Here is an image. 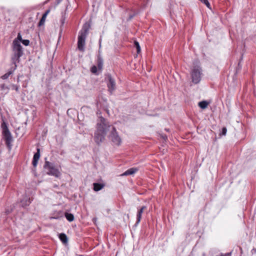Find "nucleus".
I'll list each match as a JSON object with an SVG mask.
<instances>
[{
    "mask_svg": "<svg viewBox=\"0 0 256 256\" xmlns=\"http://www.w3.org/2000/svg\"><path fill=\"white\" fill-rule=\"evenodd\" d=\"M65 216H66V220L69 222H72L74 220V215L70 213L66 212Z\"/></svg>",
    "mask_w": 256,
    "mask_h": 256,
    "instance_id": "15",
    "label": "nucleus"
},
{
    "mask_svg": "<svg viewBox=\"0 0 256 256\" xmlns=\"http://www.w3.org/2000/svg\"><path fill=\"white\" fill-rule=\"evenodd\" d=\"M14 40H18V41L20 42H22V40H23L22 39V36H20V34H18V35L17 38L16 39H15Z\"/></svg>",
    "mask_w": 256,
    "mask_h": 256,
    "instance_id": "25",
    "label": "nucleus"
},
{
    "mask_svg": "<svg viewBox=\"0 0 256 256\" xmlns=\"http://www.w3.org/2000/svg\"><path fill=\"white\" fill-rule=\"evenodd\" d=\"M22 42L26 46L29 45L30 40H22Z\"/></svg>",
    "mask_w": 256,
    "mask_h": 256,
    "instance_id": "24",
    "label": "nucleus"
},
{
    "mask_svg": "<svg viewBox=\"0 0 256 256\" xmlns=\"http://www.w3.org/2000/svg\"><path fill=\"white\" fill-rule=\"evenodd\" d=\"M220 256H224L223 255H221Z\"/></svg>",
    "mask_w": 256,
    "mask_h": 256,
    "instance_id": "31",
    "label": "nucleus"
},
{
    "mask_svg": "<svg viewBox=\"0 0 256 256\" xmlns=\"http://www.w3.org/2000/svg\"><path fill=\"white\" fill-rule=\"evenodd\" d=\"M62 0H58V3L60 2L61 1H62Z\"/></svg>",
    "mask_w": 256,
    "mask_h": 256,
    "instance_id": "30",
    "label": "nucleus"
},
{
    "mask_svg": "<svg viewBox=\"0 0 256 256\" xmlns=\"http://www.w3.org/2000/svg\"><path fill=\"white\" fill-rule=\"evenodd\" d=\"M138 171V168H132L126 170L124 172L121 174L122 176H126L132 175L135 174Z\"/></svg>",
    "mask_w": 256,
    "mask_h": 256,
    "instance_id": "10",
    "label": "nucleus"
},
{
    "mask_svg": "<svg viewBox=\"0 0 256 256\" xmlns=\"http://www.w3.org/2000/svg\"><path fill=\"white\" fill-rule=\"evenodd\" d=\"M106 79L107 80V86L108 88V90L110 93V94H112L116 88V84L115 80L110 74H108L106 76Z\"/></svg>",
    "mask_w": 256,
    "mask_h": 256,
    "instance_id": "6",
    "label": "nucleus"
},
{
    "mask_svg": "<svg viewBox=\"0 0 256 256\" xmlns=\"http://www.w3.org/2000/svg\"><path fill=\"white\" fill-rule=\"evenodd\" d=\"M2 128L3 130H6V128H8L7 126H6V122H4L2 124Z\"/></svg>",
    "mask_w": 256,
    "mask_h": 256,
    "instance_id": "26",
    "label": "nucleus"
},
{
    "mask_svg": "<svg viewBox=\"0 0 256 256\" xmlns=\"http://www.w3.org/2000/svg\"><path fill=\"white\" fill-rule=\"evenodd\" d=\"M12 74V72L10 71V72H8L7 73L5 74H4L3 76H2L1 78L3 80H6V79H7Z\"/></svg>",
    "mask_w": 256,
    "mask_h": 256,
    "instance_id": "19",
    "label": "nucleus"
},
{
    "mask_svg": "<svg viewBox=\"0 0 256 256\" xmlns=\"http://www.w3.org/2000/svg\"><path fill=\"white\" fill-rule=\"evenodd\" d=\"M2 134L5 138L6 144H8L12 140V136L8 128L2 130Z\"/></svg>",
    "mask_w": 256,
    "mask_h": 256,
    "instance_id": "7",
    "label": "nucleus"
},
{
    "mask_svg": "<svg viewBox=\"0 0 256 256\" xmlns=\"http://www.w3.org/2000/svg\"><path fill=\"white\" fill-rule=\"evenodd\" d=\"M58 217H56V216H52L50 218V219L52 220V219H58Z\"/></svg>",
    "mask_w": 256,
    "mask_h": 256,
    "instance_id": "28",
    "label": "nucleus"
},
{
    "mask_svg": "<svg viewBox=\"0 0 256 256\" xmlns=\"http://www.w3.org/2000/svg\"><path fill=\"white\" fill-rule=\"evenodd\" d=\"M50 10H48L46 11V12L44 14L47 16L48 15V14L50 13Z\"/></svg>",
    "mask_w": 256,
    "mask_h": 256,
    "instance_id": "27",
    "label": "nucleus"
},
{
    "mask_svg": "<svg viewBox=\"0 0 256 256\" xmlns=\"http://www.w3.org/2000/svg\"><path fill=\"white\" fill-rule=\"evenodd\" d=\"M146 208V206H142L140 209H139L138 211V213L136 214V224H138L140 223L141 218H142V216L144 212V210Z\"/></svg>",
    "mask_w": 256,
    "mask_h": 256,
    "instance_id": "8",
    "label": "nucleus"
},
{
    "mask_svg": "<svg viewBox=\"0 0 256 256\" xmlns=\"http://www.w3.org/2000/svg\"><path fill=\"white\" fill-rule=\"evenodd\" d=\"M12 61L14 64V69L17 67L16 64L20 61V58L23 55L22 48L18 40H14L12 45Z\"/></svg>",
    "mask_w": 256,
    "mask_h": 256,
    "instance_id": "2",
    "label": "nucleus"
},
{
    "mask_svg": "<svg viewBox=\"0 0 256 256\" xmlns=\"http://www.w3.org/2000/svg\"><path fill=\"white\" fill-rule=\"evenodd\" d=\"M47 16H46V15H44L43 14L42 16V18H41L39 23H38V26H42L44 24L45 21H46V18Z\"/></svg>",
    "mask_w": 256,
    "mask_h": 256,
    "instance_id": "18",
    "label": "nucleus"
},
{
    "mask_svg": "<svg viewBox=\"0 0 256 256\" xmlns=\"http://www.w3.org/2000/svg\"><path fill=\"white\" fill-rule=\"evenodd\" d=\"M226 132H227L226 128V127H224L222 130V132L220 133V134L225 136L226 134Z\"/></svg>",
    "mask_w": 256,
    "mask_h": 256,
    "instance_id": "22",
    "label": "nucleus"
},
{
    "mask_svg": "<svg viewBox=\"0 0 256 256\" xmlns=\"http://www.w3.org/2000/svg\"><path fill=\"white\" fill-rule=\"evenodd\" d=\"M202 76V70L200 66L193 67V84L199 83L201 80Z\"/></svg>",
    "mask_w": 256,
    "mask_h": 256,
    "instance_id": "5",
    "label": "nucleus"
},
{
    "mask_svg": "<svg viewBox=\"0 0 256 256\" xmlns=\"http://www.w3.org/2000/svg\"><path fill=\"white\" fill-rule=\"evenodd\" d=\"M134 44L135 46L136 47V48L137 50V52L138 53L140 52V46L138 42L136 41H135Z\"/></svg>",
    "mask_w": 256,
    "mask_h": 256,
    "instance_id": "20",
    "label": "nucleus"
},
{
    "mask_svg": "<svg viewBox=\"0 0 256 256\" xmlns=\"http://www.w3.org/2000/svg\"><path fill=\"white\" fill-rule=\"evenodd\" d=\"M0 89L2 90L6 94L8 92L9 88L8 86H6L4 84H2L0 85Z\"/></svg>",
    "mask_w": 256,
    "mask_h": 256,
    "instance_id": "17",
    "label": "nucleus"
},
{
    "mask_svg": "<svg viewBox=\"0 0 256 256\" xmlns=\"http://www.w3.org/2000/svg\"><path fill=\"white\" fill-rule=\"evenodd\" d=\"M21 202L22 206H24L27 205H28L30 203V198L26 197L22 200Z\"/></svg>",
    "mask_w": 256,
    "mask_h": 256,
    "instance_id": "14",
    "label": "nucleus"
},
{
    "mask_svg": "<svg viewBox=\"0 0 256 256\" xmlns=\"http://www.w3.org/2000/svg\"><path fill=\"white\" fill-rule=\"evenodd\" d=\"M210 102L206 101V100H202L201 102H200L198 103V106L202 108V109H205L206 108L208 104H210Z\"/></svg>",
    "mask_w": 256,
    "mask_h": 256,
    "instance_id": "11",
    "label": "nucleus"
},
{
    "mask_svg": "<svg viewBox=\"0 0 256 256\" xmlns=\"http://www.w3.org/2000/svg\"><path fill=\"white\" fill-rule=\"evenodd\" d=\"M101 44H102V39L100 38V40H99V44H100V48L101 47Z\"/></svg>",
    "mask_w": 256,
    "mask_h": 256,
    "instance_id": "29",
    "label": "nucleus"
},
{
    "mask_svg": "<svg viewBox=\"0 0 256 256\" xmlns=\"http://www.w3.org/2000/svg\"><path fill=\"white\" fill-rule=\"evenodd\" d=\"M40 157V149L38 148L37 150V152L34 154L32 160V165L36 167L37 166L38 160Z\"/></svg>",
    "mask_w": 256,
    "mask_h": 256,
    "instance_id": "9",
    "label": "nucleus"
},
{
    "mask_svg": "<svg viewBox=\"0 0 256 256\" xmlns=\"http://www.w3.org/2000/svg\"><path fill=\"white\" fill-rule=\"evenodd\" d=\"M103 66V60L100 56H98V67L100 70H101Z\"/></svg>",
    "mask_w": 256,
    "mask_h": 256,
    "instance_id": "16",
    "label": "nucleus"
},
{
    "mask_svg": "<svg viewBox=\"0 0 256 256\" xmlns=\"http://www.w3.org/2000/svg\"><path fill=\"white\" fill-rule=\"evenodd\" d=\"M98 70L97 67L95 66H93L90 69V71L93 74H96Z\"/></svg>",
    "mask_w": 256,
    "mask_h": 256,
    "instance_id": "21",
    "label": "nucleus"
},
{
    "mask_svg": "<svg viewBox=\"0 0 256 256\" xmlns=\"http://www.w3.org/2000/svg\"><path fill=\"white\" fill-rule=\"evenodd\" d=\"M44 168L47 170V174L49 175H52L58 178L60 175V172L58 169H57L54 164L49 162H46L44 164Z\"/></svg>",
    "mask_w": 256,
    "mask_h": 256,
    "instance_id": "4",
    "label": "nucleus"
},
{
    "mask_svg": "<svg viewBox=\"0 0 256 256\" xmlns=\"http://www.w3.org/2000/svg\"><path fill=\"white\" fill-rule=\"evenodd\" d=\"M12 89L15 90L16 92H19V86H18L12 84Z\"/></svg>",
    "mask_w": 256,
    "mask_h": 256,
    "instance_id": "23",
    "label": "nucleus"
},
{
    "mask_svg": "<svg viewBox=\"0 0 256 256\" xmlns=\"http://www.w3.org/2000/svg\"><path fill=\"white\" fill-rule=\"evenodd\" d=\"M104 185L100 183H94V190L96 192L99 191L101 190L104 187Z\"/></svg>",
    "mask_w": 256,
    "mask_h": 256,
    "instance_id": "12",
    "label": "nucleus"
},
{
    "mask_svg": "<svg viewBox=\"0 0 256 256\" xmlns=\"http://www.w3.org/2000/svg\"><path fill=\"white\" fill-rule=\"evenodd\" d=\"M110 130V139L116 145L119 146L121 143V138L119 136L114 127L110 125L105 118L100 117L97 123L96 130L94 134V140L99 144L104 140L106 132Z\"/></svg>",
    "mask_w": 256,
    "mask_h": 256,
    "instance_id": "1",
    "label": "nucleus"
},
{
    "mask_svg": "<svg viewBox=\"0 0 256 256\" xmlns=\"http://www.w3.org/2000/svg\"><path fill=\"white\" fill-rule=\"evenodd\" d=\"M90 24L88 22L85 23L78 36V48L82 52L84 51L86 44V39L88 34Z\"/></svg>",
    "mask_w": 256,
    "mask_h": 256,
    "instance_id": "3",
    "label": "nucleus"
},
{
    "mask_svg": "<svg viewBox=\"0 0 256 256\" xmlns=\"http://www.w3.org/2000/svg\"><path fill=\"white\" fill-rule=\"evenodd\" d=\"M59 238L64 244L68 242V238L66 234H60L59 236Z\"/></svg>",
    "mask_w": 256,
    "mask_h": 256,
    "instance_id": "13",
    "label": "nucleus"
}]
</instances>
